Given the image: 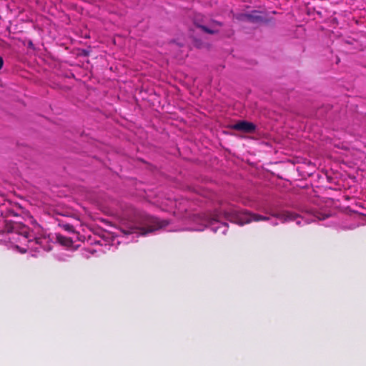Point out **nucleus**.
<instances>
[{
	"label": "nucleus",
	"instance_id": "f03ea898",
	"mask_svg": "<svg viewBox=\"0 0 366 366\" xmlns=\"http://www.w3.org/2000/svg\"><path fill=\"white\" fill-rule=\"evenodd\" d=\"M222 215L225 219L239 225L249 224L252 222L269 220V217L251 213L247 210H239L235 207H231L228 210L224 211L223 214L218 211H215L213 213L204 214V222L206 224L212 225L215 222H220Z\"/></svg>",
	"mask_w": 366,
	"mask_h": 366
},
{
	"label": "nucleus",
	"instance_id": "9b49d317",
	"mask_svg": "<svg viewBox=\"0 0 366 366\" xmlns=\"http://www.w3.org/2000/svg\"><path fill=\"white\" fill-rule=\"evenodd\" d=\"M303 162V163H306V162H307V163H308V164H312V162Z\"/></svg>",
	"mask_w": 366,
	"mask_h": 366
},
{
	"label": "nucleus",
	"instance_id": "9d476101",
	"mask_svg": "<svg viewBox=\"0 0 366 366\" xmlns=\"http://www.w3.org/2000/svg\"><path fill=\"white\" fill-rule=\"evenodd\" d=\"M4 64L3 59L0 56V69L2 68Z\"/></svg>",
	"mask_w": 366,
	"mask_h": 366
},
{
	"label": "nucleus",
	"instance_id": "f257e3e1",
	"mask_svg": "<svg viewBox=\"0 0 366 366\" xmlns=\"http://www.w3.org/2000/svg\"><path fill=\"white\" fill-rule=\"evenodd\" d=\"M120 230L124 234L146 235L168 224L167 221L149 216L130 206L124 212Z\"/></svg>",
	"mask_w": 366,
	"mask_h": 366
},
{
	"label": "nucleus",
	"instance_id": "20e7f679",
	"mask_svg": "<svg viewBox=\"0 0 366 366\" xmlns=\"http://www.w3.org/2000/svg\"><path fill=\"white\" fill-rule=\"evenodd\" d=\"M233 129L241 131L247 133H251L254 132L256 129V126L252 123L247 121H240L233 124L231 127Z\"/></svg>",
	"mask_w": 366,
	"mask_h": 366
},
{
	"label": "nucleus",
	"instance_id": "0eeeda50",
	"mask_svg": "<svg viewBox=\"0 0 366 366\" xmlns=\"http://www.w3.org/2000/svg\"><path fill=\"white\" fill-rule=\"evenodd\" d=\"M62 227L69 232H74L75 229L74 227L69 224H65L62 225Z\"/></svg>",
	"mask_w": 366,
	"mask_h": 366
},
{
	"label": "nucleus",
	"instance_id": "1a4fd4ad",
	"mask_svg": "<svg viewBox=\"0 0 366 366\" xmlns=\"http://www.w3.org/2000/svg\"><path fill=\"white\" fill-rule=\"evenodd\" d=\"M199 27L202 30L205 31H207V32H208V33H211V34H212V33H214V31H212V30H209V29H208L207 28H206V27H205V26H199Z\"/></svg>",
	"mask_w": 366,
	"mask_h": 366
},
{
	"label": "nucleus",
	"instance_id": "423d86ee",
	"mask_svg": "<svg viewBox=\"0 0 366 366\" xmlns=\"http://www.w3.org/2000/svg\"><path fill=\"white\" fill-rule=\"evenodd\" d=\"M56 240L61 245L70 247L73 244V240L70 237H66L61 234L56 235Z\"/></svg>",
	"mask_w": 366,
	"mask_h": 366
},
{
	"label": "nucleus",
	"instance_id": "6e6552de",
	"mask_svg": "<svg viewBox=\"0 0 366 366\" xmlns=\"http://www.w3.org/2000/svg\"><path fill=\"white\" fill-rule=\"evenodd\" d=\"M319 220H324L325 219H327L329 215L328 214H322L321 212H317L315 213V215Z\"/></svg>",
	"mask_w": 366,
	"mask_h": 366
},
{
	"label": "nucleus",
	"instance_id": "39448f33",
	"mask_svg": "<svg viewBox=\"0 0 366 366\" xmlns=\"http://www.w3.org/2000/svg\"><path fill=\"white\" fill-rule=\"evenodd\" d=\"M273 216L279 218L282 222L294 221L297 217V214L291 212H285L283 214H274Z\"/></svg>",
	"mask_w": 366,
	"mask_h": 366
},
{
	"label": "nucleus",
	"instance_id": "7ed1b4c3",
	"mask_svg": "<svg viewBox=\"0 0 366 366\" xmlns=\"http://www.w3.org/2000/svg\"><path fill=\"white\" fill-rule=\"evenodd\" d=\"M6 229L7 232L16 233L21 235L24 239H27L29 242L34 241L36 244L41 245L43 242L46 240L45 237H35L30 232L28 227L19 223H6Z\"/></svg>",
	"mask_w": 366,
	"mask_h": 366
}]
</instances>
